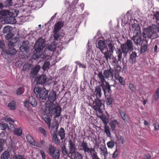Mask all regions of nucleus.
<instances>
[{"label":"nucleus","mask_w":159,"mask_h":159,"mask_svg":"<svg viewBox=\"0 0 159 159\" xmlns=\"http://www.w3.org/2000/svg\"><path fill=\"white\" fill-rule=\"evenodd\" d=\"M133 50V44L132 41L127 39L126 42L120 45V48H117L116 53L117 55L118 60L115 57L112 58V64L114 65L118 63V61L121 62L122 58V54L126 57L129 51L131 52Z\"/></svg>","instance_id":"1"},{"label":"nucleus","mask_w":159,"mask_h":159,"mask_svg":"<svg viewBox=\"0 0 159 159\" xmlns=\"http://www.w3.org/2000/svg\"><path fill=\"white\" fill-rule=\"evenodd\" d=\"M45 46L44 40L41 38L36 42L34 45L35 52L34 53V56H36V58L41 57L43 52L42 50Z\"/></svg>","instance_id":"2"},{"label":"nucleus","mask_w":159,"mask_h":159,"mask_svg":"<svg viewBox=\"0 0 159 159\" xmlns=\"http://www.w3.org/2000/svg\"><path fill=\"white\" fill-rule=\"evenodd\" d=\"M34 92L37 98L46 100L48 98L49 100V96H48V92L44 88H40L39 86H36L34 89Z\"/></svg>","instance_id":"3"},{"label":"nucleus","mask_w":159,"mask_h":159,"mask_svg":"<svg viewBox=\"0 0 159 159\" xmlns=\"http://www.w3.org/2000/svg\"><path fill=\"white\" fill-rule=\"evenodd\" d=\"M78 149L79 151H83L84 154L86 156H87V155H89L95 150L94 148H90L87 142L84 141V140L79 143Z\"/></svg>","instance_id":"4"},{"label":"nucleus","mask_w":159,"mask_h":159,"mask_svg":"<svg viewBox=\"0 0 159 159\" xmlns=\"http://www.w3.org/2000/svg\"><path fill=\"white\" fill-rule=\"evenodd\" d=\"M141 34L143 38V41H144L147 44H148V42L149 39H155L159 36V35L156 34L155 35H153L152 32L151 31V29H150L148 27L143 29Z\"/></svg>","instance_id":"5"},{"label":"nucleus","mask_w":159,"mask_h":159,"mask_svg":"<svg viewBox=\"0 0 159 159\" xmlns=\"http://www.w3.org/2000/svg\"><path fill=\"white\" fill-rule=\"evenodd\" d=\"M61 107L58 106H56L55 105L54 107H52L50 105V113L52 115H54V119L56 120V118L59 117L61 115Z\"/></svg>","instance_id":"6"},{"label":"nucleus","mask_w":159,"mask_h":159,"mask_svg":"<svg viewBox=\"0 0 159 159\" xmlns=\"http://www.w3.org/2000/svg\"><path fill=\"white\" fill-rule=\"evenodd\" d=\"M59 124L58 122H55L53 124L52 127V130H53L54 132L52 135V141L55 144L57 145H59L60 143V140L58 139L57 135L56 133L58 130Z\"/></svg>","instance_id":"7"},{"label":"nucleus","mask_w":159,"mask_h":159,"mask_svg":"<svg viewBox=\"0 0 159 159\" xmlns=\"http://www.w3.org/2000/svg\"><path fill=\"white\" fill-rule=\"evenodd\" d=\"M68 147L69 150V154L73 155L74 154L76 150V147L75 140L70 139L68 142Z\"/></svg>","instance_id":"8"},{"label":"nucleus","mask_w":159,"mask_h":159,"mask_svg":"<svg viewBox=\"0 0 159 159\" xmlns=\"http://www.w3.org/2000/svg\"><path fill=\"white\" fill-rule=\"evenodd\" d=\"M105 84L104 83L101 84H100V87H102V89L103 91L104 94L106 98H107V92L111 94V86L109 84V83L107 82H106Z\"/></svg>","instance_id":"9"},{"label":"nucleus","mask_w":159,"mask_h":159,"mask_svg":"<svg viewBox=\"0 0 159 159\" xmlns=\"http://www.w3.org/2000/svg\"><path fill=\"white\" fill-rule=\"evenodd\" d=\"M93 104V109L96 111H100L101 107L102 105L101 100L98 98H96L95 99Z\"/></svg>","instance_id":"10"},{"label":"nucleus","mask_w":159,"mask_h":159,"mask_svg":"<svg viewBox=\"0 0 159 159\" xmlns=\"http://www.w3.org/2000/svg\"><path fill=\"white\" fill-rule=\"evenodd\" d=\"M131 30L134 35H141L140 28L138 24L134 23L132 25Z\"/></svg>","instance_id":"11"},{"label":"nucleus","mask_w":159,"mask_h":159,"mask_svg":"<svg viewBox=\"0 0 159 159\" xmlns=\"http://www.w3.org/2000/svg\"><path fill=\"white\" fill-rule=\"evenodd\" d=\"M16 50L14 48H8L7 49L2 52V54L4 57L5 56L6 54L14 55L16 54Z\"/></svg>","instance_id":"12"},{"label":"nucleus","mask_w":159,"mask_h":159,"mask_svg":"<svg viewBox=\"0 0 159 159\" xmlns=\"http://www.w3.org/2000/svg\"><path fill=\"white\" fill-rule=\"evenodd\" d=\"M142 36L141 35H134L133 37V40L134 43L137 45H141L142 43L144 41H143V39L142 38Z\"/></svg>","instance_id":"13"},{"label":"nucleus","mask_w":159,"mask_h":159,"mask_svg":"<svg viewBox=\"0 0 159 159\" xmlns=\"http://www.w3.org/2000/svg\"><path fill=\"white\" fill-rule=\"evenodd\" d=\"M47 77L45 75H43L38 77L36 79L38 84L42 85L47 81Z\"/></svg>","instance_id":"14"},{"label":"nucleus","mask_w":159,"mask_h":159,"mask_svg":"<svg viewBox=\"0 0 159 159\" xmlns=\"http://www.w3.org/2000/svg\"><path fill=\"white\" fill-rule=\"evenodd\" d=\"M26 139L27 141L31 144L38 147H40L39 144L35 141L34 139L30 134H27L26 136Z\"/></svg>","instance_id":"15"},{"label":"nucleus","mask_w":159,"mask_h":159,"mask_svg":"<svg viewBox=\"0 0 159 159\" xmlns=\"http://www.w3.org/2000/svg\"><path fill=\"white\" fill-rule=\"evenodd\" d=\"M94 94L96 97V98H101L102 94L101 88L100 86H97L95 89Z\"/></svg>","instance_id":"16"},{"label":"nucleus","mask_w":159,"mask_h":159,"mask_svg":"<svg viewBox=\"0 0 159 159\" xmlns=\"http://www.w3.org/2000/svg\"><path fill=\"white\" fill-rule=\"evenodd\" d=\"M98 47L101 52L107 49V47L105 42L101 40H99L98 42Z\"/></svg>","instance_id":"17"},{"label":"nucleus","mask_w":159,"mask_h":159,"mask_svg":"<svg viewBox=\"0 0 159 159\" xmlns=\"http://www.w3.org/2000/svg\"><path fill=\"white\" fill-rule=\"evenodd\" d=\"M113 70L110 67V69L108 70H105L103 72V75H104L105 78L108 79L110 76H113Z\"/></svg>","instance_id":"18"},{"label":"nucleus","mask_w":159,"mask_h":159,"mask_svg":"<svg viewBox=\"0 0 159 159\" xmlns=\"http://www.w3.org/2000/svg\"><path fill=\"white\" fill-rule=\"evenodd\" d=\"M148 27L151 29V31L152 32L153 35H158L157 33L159 31V27L158 25H153L152 26H148Z\"/></svg>","instance_id":"19"},{"label":"nucleus","mask_w":159,"mask_h":159,"mask_svg":"<svg viewBox=\"0 0 159 159\" xmlns=\"http://www.w3.org/2000/svg\"><path fill=\"white\" fill-rule=\"evenodd\" d=\"M40 68V66L39 65H36L34 67L31 71L30 72V74L31 77L33 78L35 77V76L37 75V73L39 70Z\"/></svg>","instance_id":"20"},{"label":"nucleus","mask_w":159,"mask_h":159,"mask_svg":"<svg viewBox=\"0 0 159 159\" xmlns=\"http://www.w3.org/2000/svg\"><path fill=\"white\" fill-rule=\"evenodd\" d=\"M63 26L64 23L63 22H57L55 24L53 30L56 31H59Z\"/></svg>","instance_id":"21"},{"label":"nucleus","mask_w":159,"mask_h":159,"mask_svg":"<svg viewBox=\"0 0 159 159\" xmlns=\"http://www.w3.org/2000/svg\"><path fill=\"white\" fill-rule=\"evenodd\" d=\"M100 149L101 150L100 152V154L102 155L104 157V159H106L107 156L108 155V152L107 148L103 147L100 148Z\"/></svg>","instance_id":"22"},{"label":"nucleus","mask_w":159,"mask_h":159,"mask_svg":"<svg viewBox=\"0 0 159 159\" xmlns=\"http://www.w3.org/2000/svg\"><path fill=\"white\" fill-rule=\"evenodd\" d=\"M29 102L34 107H35L37 104V102L36 99L32 96L29 97Z\"/></svg>","instance_id":"23"},{"label":"nucleus","mask_w":159,"mask_h":159,"mask_svg":"<svg viewBox=\"0 0 159 159\" xmlns=\"http://www.w3.org/2000/svg\"><path fill=\"white\" fill-rule=\"evenodd\" d=\"M97 75L100 81V84L104 83V82L106 83V81L105 80V76L103 74V75L102 71L99 72Z\"/></svg>","instance_id":"24"},{"label":"nucleus","mask_w":159,"mask_h":159,"mask_svg":"<svg viewBox=\"0 0 159 159\" xmlns=\"http://www.w3.org/2000/svg\"><path fill=\"white\" fill-rule=\"evenodd\" d=\"M56 93L53 91L50 92V105H52L56 99Z\"/></svg>","instance_id":"25"},{"label":"nucleus","mask_w":159,"mask_h":159,"mask_svg":"<svg viewBox=\"0 0 159 159\" xmlns=\"http://www.w3.org/2000/svg\"><path fill=\"white\" fill-rule=\"evenodd\" d=\"M106 99L105 100L106 103L107 105H112L113 102L114 101V98L111 97V96H109L107 97V98H106Z\"/></svg>","instance_id":"26"},{"label":"nucleus","mask_w":159,"mask_h":159,"mask_svg":"<svg viewBox=\"0 0 159 159\" xmlns=\"http://www.w3.org/2000/svg\"><path fill=\"white\" fill-rule=\"evenodd\" d=\"M137 57V53L135 52H132L130 54L129 57L130 62L133 63L136 61V57Z\"/></svg>","instance_id":"27"},{"label":"nucleus","mask_w":159,"mask_h":159,"mask_svg":"<svg viewBox=\"0 0 159 159\" xmlns=\"http://www.w3.org/2000/svg\"><path fill=\"white\" fill-rule=\"evenodd\" d=\"M58 135L60 136L61 139L63 140L65 137V131L63 128H61L59 131L58 132Z\"/></svg>","instance_id":"28"},{"label":"nucleus","mask_w":159,"mask_h":159,"mask_svg":"<svg viewBox=\"0 0 159 159\" xmlns=\"http://www.w3.org/2000/svg\"><path fill=\"white\" fill-rule=\"evenodd\" d=\"M16 103L15 101H10L8 104L9 109L11 110H15L16 109Z\"/></svg>","instance_id":"29"},{"label":"nucleus","mask_w":159,"mask_h":159,"mask_svg":"<svg viewBox=\"0 0 159 159\" xmlns=\"http://www.w3.org/2000/svg\"><path fill=\"white\" fill-rule=\"evenodd\" d=\"M56 152L59 153V150L57 148L50 145V155H56Z\"/></svg>","instance_id":"30"},{"label":"nucleus","mask_w":159,"mask_h":159,"mask_svg":"<svg viewBox=\"0 0 159 159\" xmlns=\"http://www.w3.org/2000/svg\"><path fill=\"white\" fill-rule=\"evenodd\" d=\"M119 123L116 120H115L111 121L109 123V125L110 126L112 130H114L115 129L116 124H118Z\"/></svg>","instance_id":"31"},{"label":"nucleus","mask_w":159,"mask_h":159,"mask_svg":"<svg viewBox=\"0 0 159 159\" xmlns=\"http://www.w3.org/2000/svg\"><path fill=\"white\" fill-rule=\"evenodd\" d=\"M104 129V132L106 134L107 136L110 137L111 136V133L109 127L107 125H105Z\"/></svg>","instance_id":"32"},{"label":"nucleus","mask_w":159,"mask_h":159,"mask_svg":"<svg viewBox=\"0 0 159 159\" xmlns=\"http://www.w3.org/2000/svg\"><path fill=\"white\" fill-rule=\"evenodd\" d=\"M53 38L54 40V41H56L58 40V38L60 37L61 35L59 31H56L53 30Z\"/></svg>","instance_id":"33"},{"label":"nucleus","mask_w":159,"mask_h":159,"mask_svg":"<svg viewBox=\"0 0 159 159\" xmlns=\"http://www.w3.org/2000/svg\"><path fill=\"white\" fill-rule=\"evenodd\" d=\"M10 157L9 153L8 151H4L2 154L1 159H8Z\"/></svg>","instance_id":"34"},{"label":"nucleus","mask_w":159,"mask_h":159,"mask_svg":"<svg viewBox=\"0 0 159 159\" xmlns=\"http://www.w3.org/2000/svg\"><path fill=\"white\" fill-rule=\"evenodd\" d=\"M43 118L44 121L48 124V127H50V117L48 115H44Z\"/></svg>","instance_id":"35"},{"label":"nucleus","mask_w":159,"mask_h":159,"mask_svg":"<svg viewBox=\"0 0 159 159\" xmlns=\"http://www.w3.org/2000/svg\"><path fill=\"white\" fill-rule=\"evenodd\" d=\"M12 27L9 25H7L5 26L3 29V32L6 34L11 32L12 30Z\"/></svg>","instance_id":"36"},{"label":"nucleus","mask_w":159,"mask_h":159,"mask_svg":"<svg viewBox=\"0 0 159 159\" xmlns=\"http://www.w3.org/2000/svg\"><path fill=\"white\" fill-rule=\"evenodd\" d=\"M52 41V39H50V42H51V43L50 44V51H53L55 50L56 48V44L57 43L56 41H54L53 42Z\"/></svg>","instance_id":"37"},{"label":"nucleus","mask_w":159,"mask_h":159,"mask_svg":"<svg viewBox=\"0 0 159 159\" xmlns=\"http://www.w3.org/2000/svg\"><path fill=\"white\" fill-rule=\"evenodd\" d=\"M99 117L102 120V122L105 125H107L108 122V119L106 118L104 115L102 114Z\"/></svg>","instance_id":"38"},{"label":"nucleus","mask_w":159,"mask_h":159,"mask_svg":"<svg viewBox=\"0 0 159 159\" xmlns=\"http://www.w3.org/2000/svg\"><path fill=\"white\" fill-rule=\"evenodd\" d=\"M147 44H144L143 45H141L140 48V52L141 53H143L144 52H146L148 49V47L147 45Z\"/></svg>","instance_id":"39"},{"label":"nucleus","mask_w":159,"mask_h":159,"mask_svg":"<svg viewBox=\"0 0 159 159\" xmlns=\"http://www.w3.org/2000/svg\"><path fill=\"white\" fill-rule=\"evenodd\" d=\"M116 80L119 81V83L122 85L124 86L125 85V81L124 78L121 76H119Z\"/></svg>","instance_id":"40"},{"label":"nucleus","mask_w":159,"mask_h":159,"mask_svg":"<svg viewBox=\"0 0 159 159\" xmlns=\"http://www.w3.org/2000/svg\"><path fill=\"white\" fill-rule=\"evenodd\" d=\"M74 155H71L74 159H83L82 155L78 152H75Z\"/></svg>","instance_id":"41"},{"label":"nucleus","mask_w":159,"mask_h":159,"mask_svg":"<svg viewBox=\"0 0 159 159\" xmlns=\"http://www.w3.org/2000/svg\"><path fill=\"white\" fill-rule=\"evenodd\" d=\"M50 65V62L49 61L45 62L42 66V69L44 71H48L49 69V66Z\"/></svg>","instance_id":"42"},{"label":"nucleus","mask_w":159,"mask_h":159,"mask_svg":"<svg viewBox=\"0 0 159 159\" xmlns=\"http://www.w3.org/2000/svg\"><path fill=\"white\" fill-rule=\"evenodd\" d=\"M89 155L90 156L91 159H100L98 156L95 150Z\"/></svg>","instance_id":"43"},{"label":"nucleus","mask_w":159,"mask_h":159,"mask_svg":"<svg viewBox=\"0 0 159 159\" xmlns=\"http://www.w3.org/2000/svg\"><path fill=\"white\" fill-rule=\"evenodd\" d=\"M119 112L120 113V114L121 116V117L122 119L124 120L125 121L126 120V114L125 112L123 111V110L121 109H119Z\"/></svg>","instance_id":"44"},{"label":"nucleus","mask_w":159,"mask_h":159,"mask_svg":"<svg viewBox=\"0 0 159 159\" xmlns=\"http://www.w3.org/2000/svg\"><path fill=\"white\" fill-rule=\"evenodd\" d=\"M12 0H7L4 2V6L5 7H7L12 5Z\"/></svg>","instance_id":"45"},{"label":"nucleus","mask_w":159,"mask_h":159,"mask_svg":"<svg viewBox=\"0 0 159 159\" xmlns=\"http://www.w3.org/2000/svg\"><path fill=\"white\" fill-rule=\"evenodd\" d=\"M102 53L104 54V57L106 58L107 61H108L109 59H111V57L109 55V52L108 51V50L107 49L105 52H102Z\"/></svg>","instance_id":"46"},{"label":"nucleus","mask_w":159,"mask_h":159,"mask_svg":"<svg viewBox=\"0 0 159 159\" xmlns=\"http://www.w3.org/2000/svg\"><path fill=\"white\" fill-rule=\"evenodd\" d=\"M107 145L108 148H112L115 146V143L113 140H111L110 141L108 142L107 143Z\"/></svg>","instance_id":"47"},{"label":"nucleus","mask_w":159,"mask_h":159,"mask_svg":"<svg viewBox=\"0 0 159 159\" xmlns=\"http://www.w3.org/2000/svg\"><path fill=\"white\" fill-rule=\"evenodd\" d=\"M24 89L23 88L20 87L16 91V93L17 95H20L24 92Z\"/></svg>","instance_id":"48"},{"label":"nucleus","mask_w":159,"mask_h":159,"mask_svg":"<svg viewBox=\"0 0 159 159\" xmlns=\"http://www.w3.org/2000/svg\"><path fill=\"white\" fill-rule=\"evenodd\" d=\"M30 67V64L29 63H25L23 66V71H28Z\"/></svg>","instance_id":"49"},{"label":"nucleus","mask_w":159,"mask_h":159,"mask_svg":"<svg viewBox=\"0 0 159 159\" xmlns=\"http://www.w3.org/2000/svg\"><path fill=\"white\" fill-rule=\"evenodd\" d=\"M20 49L21 52H25L26 53H28L29 50V47H25L21 45L20 48Z\"/></svg>","instance_id":"50"},{"label":"nucleus","mask_w":159,"mask_h":159,"mask_svg":"<svg viewBox=\"0 0 159 159\" xmlns=\"http://www.w3.org/2000/svg\"><path fill=\"white\" fill-rule=\"evenodd\" d=\"M20 49L21 52H25L26 53H28L29 50V47H25L21 45L20 48Z\"/></svg>","instance_id":"51"},{"label":"nucleus","mask_w":159,"mask_h":159,"mask_svg":"<svg viewBox=\"0 0 159 159\" xmlns=\"http://www.w3.org/2000/svg\"><path fill=\"white\" fill-rule=\"evenodd\" d=\"M7 127L9 128L8 124L0 123V129L2 130H5Z\"/></svg>","instance_id":"52"},{"label":"nucleus","mask_w":159,"mask_h":159,"mask_svg":"<svg viewBox=\"0 0 159 159\" xmlns=\"http://www.w3.org/2000/svg\"><path fill=\"white\" fill-rule=\"evenodd\" d=\"M22 130L19 128L15 129L14 130L15 134L17 135L18 136L21 135L22 134Z\"/></svg>","instance_id":"53"},{"label":"nucleus","mask_w":159,"mask_h":159,"mask_svg":"<svg viewBox=\"0 0 159 159\" xmlns=\"http://www.w3.org/2000/svg\"><path fill=\"white\" fill-rule=\"evenodd\" d=\"M62 152L64 156H66L68 154V152L66 149V146L65 145H63L61 148Z\"/></svg>","instance_id":"54"},{"label":"nucleus","mask_w":159,"mask_h":159,"mask_svg":"<svg viewBox=\"0 0 159 159\" xmlns=\"http://www.w3.org/2000/svg\"><path fill=\"white\" fill-rule=\"evenodd\" d=\"M50 52V45L48 46L47 48H46L43 52V55L46 56L49 55Z\"/></svg>","instance_id":"55"},{"label":"nucleus","mask_w":159,"mask_h":159,"mask_svg":"<svg viewBox=\"0 0 159 159\" xmlns=\"http://www.w3.org/2000/svg\"><path fill=\"white\" fill-rule=\"evenodd\" d=\"M13 34L11 32H9L5 36V38L7 40H9L11 39L13 36Z\"/></svg>","instance_id":"56"},{"label":"nucleus","mask_w":159,"mask_h":159,"mask_svg":"<svg viewBox=\"0 0 159 159\" xmlns=\"http://www.w3.org/2000/svg\"><path fill=\"white\" fill-rule=\"evenodd\" d=\"M16 44V43L13 42V41H10L8 43V48H14Z\"/></svg>","instance_id":"57"},{"label":"nucleus","mask_w":159,"mask_h":159,"mask_svg":"<svg viewBox=\"0 0 159 159\" xmlns=\"http://www.w3.org/2000/svg\"><path fill=\"white\" fill-rule=\"evenodd\" d=\"M45 108V110L47 112V113H50V104H49V102L48 101L46 103Z\"/></svg>","instance_id":"58"},{"label":"nucleus","mask_w":159,"mask_h":159,"mask_svg":"<svg viewBox=\"0 0 159 159\" xmlns=\"http://www.w3.org/2000/svg\"><path fill=\"white\" fill-rule=\"evenodd\" d=\"M75 63L79 66L80 67H81L83 68H85L86 67V65L81 64V62L79 61H76Z\"/></svg>","instance_id":"59"},{"label":"nucleus","mask_w":159,"mask_h":159,"mask_svg":"<svg viewBox=\"0 0 159 159\" xmlns=\"http://www.w3.org/2000/svg\"><path fill=\"white\" fill-rule=\"evenodd\" d=\"M117 139L119 142L122 144H123L125 142L124 138L121 136H119L118 137Z\"/></svg>","instance_id":"60"},{"label":"nucleus","mask_w":159,"mask_h":159,"mask_svg":"<svg viewBox=\"0 0 159 159\" xmlns=\"http://www.w3.org/2000/svg\"><path fill=\"white\" fill-rule=\"evenodd\" d=\"M119 153V151L117 148L112 154V158L115 159Z\"/></svg>","instance_id":"61"},{"label":"nucleus","mask_w":159,"mask_h":159,"mask_svg":"<svg viewBox=\"0 0 159 159\" xmlns=\"http://www.w3.org/2000/svg\"><path fill=\"white\" fill-rule=\"evenodd\" d=\"M108 47H109V50L112 53H113V51L115 49V47L111 43H109Z\"/></svg>","instance_id":"62"},{"label":"nucleus","mask_w":159,"mask_h":159,"mask_svg":"<svg viewBox=\"0 0 159 159\" xmlns=\"http://www.w3.org/2000/svg\"><path fill=\"white\" fill-rule=\"evenodd\" d=\"M155 18L156 22L159 21V12L157 11L155 14H154L153 18Z\"/></svg>","instance_id":"63"},{"label":"nucleus","mask_w":159,"mask_h":159,"mask_svg":"<svg viewBox=\"0 0 159 159\" xmlns=\"http://www.w3.org/2000/svg\"><path fill=\"white\" fill-rule=\"evenodd\" d=\"M57 155H50V156H52V159H59L60 153L56 152Z\"/></svg>","instance_id":"64"}]
</instances>
